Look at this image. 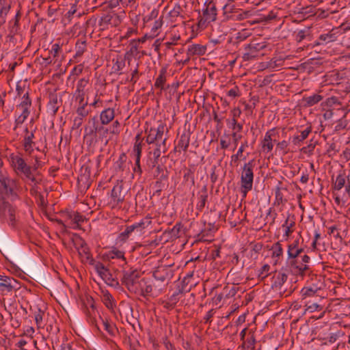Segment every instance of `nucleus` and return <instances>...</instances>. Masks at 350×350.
I'll return each instance as SVG.
<instances>
[{
  "mask_svg": "<svg viewBox=\"0 0 350 350\" xmlns=\"http://www.w3.org/2000/svg\"><path fill=\"white\" fill-rule=\"evenodd\" d=\"M98 117L94 116L89 118L84 127L83 140L88 147H95L98 142Z\"/></svg>",
  "mask_w": 350,
  "mask_h": 350,
  "instance_id": "1",
  "label": "nucleus"
},
{
  "mask_svg": "<svg viewBox=\"0 0 350 350\" xmlns=\"http://www.w3.org/2000/svg\"><path fill=\"white\" fill-rule=\"evenodd\" d=\"M205 8L202 9V14L199 12L198 26L200 29H204L208 24L215 21L217 16V9L213 1L206 2Z\"/></svg>",
  "mask_w": 350,
  "mask_h": 350,
  "instance_id": "2",
  "label": "nucleus"
},
{
  "mask_svg": "<svg viewBox=\"0 0 350 350\" xmlns=\"http://www.w3.org/2000/svg\"><path fill=\"white\" fill-rule=\"evenodd\" d=\"M15 213L16 208L4 197H0V217L7 219L8 225L12 228H17L18 224Z\"/></svg>",
  "mask_w": 350,
  "mask_h": 350,
  "instance_id": "3",
  "label": "nucleus"
},
{
  "mask_svg": "<svg viewBox=\"0 0 350 350\" xmlns=\"http://www.w3.org/2000/svg\"><path fill=\"white\" fill-rule=\"evenodd\" d=\"M12 163L18 174H23L27 178L35 184L38 183V181L31 173V167L25 163L22 157L19 156L13 157Z\"/></svg>",
  "mask_w": 350,
  "mask_h": 350,
  "instance_id": "4",
  "label": "nucleus"
},
{
  "mask_svg": "<svg viewBox=\"0 0 350 350\" xmlns=\"http://www.w3.org/2000/svg\"><path fill=\"white\" fill-rule=\"evenodd\" d=\"M254 161L252 159L245 163L241 176V188L252 190L253 185Z\"/></svg>",
  "mask_w": 350,
  "mask_h": 350,
  "instance_id": "5",
  "label": "nucleus"
},
{
  "mask_svg": "<svg viewBox=\"0 0 350 350\" xmlns=\"http://www.w3.org/2000/svg\"><path fill=\"white\" fill-rule=\"evenodd\" d=\"M345 188L342 198L347 200L350 198V174L346 175L345 172L339 174L333 184L335 191H340Z\"/></svg>",
  "mask_w": 350,
  "mask_h": 350,
  "instance_id": "6",
  "label": "nucleus"
},
{
  "mask_svg": "<svg viewBox=\"0 0 350 350\" xmlns=\"http://www.w3.org/2000/svg\"><path fill=\"white\" fill-rule=\"evenodd\" d=\"M267 47L266 42H257L256 40L252 41L250 44L245 46V53L243 55V61H250L257 57L258 53Z\"/></svg>",
  "mask_w": 350,
  "mask_h": 350,
  "instance_id": "7",
  "label": "nucleus"
},
{
  "mask_svg": "<svg viewBox=\"0 0 350 350\" xmlns=\"http://www.w3.org/2000/svg\"><path fill=\"white\" fill-rule=\"evenodd\" d=\"M21 18V10H18L14 18L9 21V33L8 35V38L9 39V41L12 43H15L16 41V36L19 35V21Z\"/></svg>",
  "mask_w": 350,
  "mask_h": 350,
  "instance_id": "8",
  "label": "nucleus"
},
{
  "mask_svg": "<svg viewBox=\"0 0 350 350\" xmlns=\"http://www.w3.org/2000/svg\"><path fill=\"white\" fill-rule=\"evenodd\" d=\"M0 193L7 196H12L16 195L14 188L16 187V182L8 176H0Z\"/></svg>",
  "mask_w": 350,
  "mask_h": 350,
  "instance_id": "9",
  "label": "nucleus"
},
{
  "mask_svg": "<svg viewBox=\"0 0 350 350\" xmlns=\"http://www.w3.org/2000/svg\"><path fill=\"white\" fill-rule=\"evenodd\" d=\"M151 224V217H145L139 222L131 225L132 238H137L144 233V229Z\"/></svg>",
  "mask_w": 350,
  "mask_h": 350,
  "instance_id": "10",
  "label": "nucleus"
},
{
  "mask_svg": "<svg viewBox=\"0 0 350 350\" xmlns=\"http://www.w3.org/2000/svg\"><path fill=\"white\" fill-rule=\"evenodd\" d=\"M94 267L96 273L107 284L113 285V279L109 269L98 262L94 264Z\"/></svg>",
  "mask_w": 350,
  "mask_h": 350,
  "instance_id": "11",
  "label": "nucleus"
},
{
  "mask_svg": "<svg viewBox=\"0 0 350 350\" xmlns=\"http://www.w3.org/2000/svg\"><path fill=\"white\" fill-rule=\"evenodd\" d=\"M62 98H59L56 93L50 92L47 104L48 112L51 113L52 116H55L62 105Z\"/></svg>",
  "mask_w": 350,
  "mask_h": 350,
  "instance_id": "12",
  "label": "nucleus"
},
{
  "mask_svg": "<svg viewBox=\"0 0 350 350\" xmlns=\"http://www.w3.org/2000/svg\"><path fill=\"white\" fill-rule=\"evenodd\" d=\"M123 184L122 182L117 183L113 187L111 193V202L118 205L124 200V193L122 191Z\"/></svg>",
  "mask_w": 350,
  "mask_h": 350,
  "instance_id": "13",
  "label": "nucleus"
},
{
  "mask_svg": "<svg viewBox=\"0 0 350 350\" xmlns=\"http://www.w3.org/2000/svg\"><path fill=\"white\" fill-rule=\"evenodd\" d=\"M207 223V226L202 230L198 234L200 238L196 241H214V239H208L213 236V233L216 232L217 228L215 226V223L211 221H205L204 224Z\"/></svg>",
  "mask_w": 350,
  "mask_h": 350,
  "instance_id": "14",
  "label": "nucleus"
},
{
  "mask_svg": "<svg viewBox=\"0 0 350 350\" xmlns=\"http://www.w3.org/2000/svg\"><path fill=\"white\" fill-rule=\"evenodd\" d=\"M277 133L275 129H271L269 130L265 135V137L262 142V148L263 150L267 149V152H270L273 150V145L272 142H275V139H273L275 137Z\"/></svg>",
  "mask_w": 350,
  "mask_h": 350,
  "instance_id": "15",
  "label": "nucleus"
},
{
  "mask_svg": "<svg viewBox=\"0 0 350 350\" xmlns=\"http://www.w3.org/2000/svg\"><path fill=\"white\" fill-rule=\"evenodd\" d=\"M88 83V80L84 78L81 79L77 83V90L74 94L75 100H78L79 103H83L85 98V88Z\"/></svg>",
  "mask_w": 350,
  "mask_h": 350,
  "instance_id": "16",
  "label": "nucleus"
},
{
  "mask_svg": "<svg viewBox=\"0 0 350 350\" xmlns=\"http://www.w3.org/2000/svg\"><path fill=\"white\" fill-rule=\"evenodd\" d=\"M166 140L167 138L165 137L162 142L160 144L157 143L156 148L152 151H150L148 155L159 161L161 153H165L167 152Z\"/></svg>",
  "mask_w": 350,
  "mask_h": 350,
  "instance_id": "17",
  "label": "nucleus"
},
{
  "mask_svg": "<svg viewBox=\"0 0 350 350\" xmlns=\"http://www.w3.org/2000/svg\"><path fill=\"white\" fill-rule=\"evenodd\" d=\"M115 117V111L113 108H107L101 111L100 114V124L107 125L111 122Z\"/></svg>",
  "mask_w": 350,
  "mask_h": 350,
  "instance_id": "18",
  "label": "nucleus"
},
{
  "mask_svg": "<svg viewBox=\"0 0 350 350\" xmlns=\"http://www.w3.org/2000/svg\"><path fill=\"white\" fill-rule=\"evenodd\" d=\"M98 135L99 143L103 144L105 146L107 145L109 139L107 137L110 131L105 125L100 124L98 120Z\"/></svg>",
  "mask_w": 350,
  "mask_h": 350,
  "instance_id": "19",
  "label": "nucleus"
},
{
  "mask_svg": "<svg viewBox=\"0 0 350 350\" xmlns=\"http://www.w3.org/2000/svg\"><path fill=\"white\" fill-rule=\"evenodd\" d=\"M206 51V46L204 45L194 44L189 46L187 55L188 56L193 55H203L205 54Z\"/></svg>",
  "mask_w": 350,
  "mask_h": 350,
  "instance_id": "20",
  "label": "nucleus"
},
{
  "mask_svg": "<svg viewBox=\"0 0 350 350\" xmlns=\"http://www.w3.org/2000/svg\"><path fill=\"white\" fill-rule=\"evenodd\" d=\"M124 282L130 291H137L139 281L137 280V274L133 273L126 275L124 278Z\"/></svg>",
  "mask_w": 350,
  "mask_h": 350,
  "instance_id": "21",
  "label": "nucleus"
},
{
  "mask_svg": "<svg viewBox=\"0 0 350 350\" xmlns=\"http://www.w3.org/2000/svg\"><path fill=\"white\" fill-rule=\"evenodd\" d=\"M25 132L26 133V135L24 137L23 140V146L25 150L31 154L33 150L32 145L34 144L33 142V138L34 137L33 133H29L27 128L25 129Z\"/></svg>",
  "mask_w": 350,
  "mask_h": 350,
  "instance_id": "22",
  "label": "nucleus"
},
{
  "mask_svg": "<svg viewBox=\"0 0 350 350\" xmlns=\"http://www.w3.org/2000/svg\"><path fill=\"white\" fill-rule=\"evenodd\" d=\"M190 132H184L180 136L178 141L177 146L175 147L174 150H176L177 148H180L184 152L187 150L190 142Z\"/></svg>",
  "mask_w": 350,
  "mask_h": 350,
  "instance_id": "23",
  "label": "nucleus"
},
{
  "mask_svg": "<svg viewBox=\"0 0 350 350\" xmlns=\"http://www.w3.org/2000/svg\"><path fill=\"white\" fill-rule=\"evenodd\" d=\"M74 243L79 255L87 260L90 258V250L85 242H74Z\"/></svg>",
  "mask_w": 350,
  "mask_h": 350,
  "instance_id": "24",
  "label": "nucleus"
},
{
  "mask_svg": "<svg viewBox=\"0 0 350 350\" xmlns=\"http://www.w3.org/2000/svg\"><path fill=\"white\" fill-rule=\"evenodd\" d=\"M311 126H308L301 132L300 135H295L292 137L291 142L295 146H299L301 142L306 139L308 135L311 133Z\"/></svg>",
  "mask_w": 350,
  "mask_h": 350,
  "instance_id": "25",
  "label": "nucleus"
},
{
  "mask_svg": "<svg viewBox=\"0 0 350 350\" xmlns=\"http://www.w3.org/2000/svg\"><path fill=\"white\" fill-rule=\"evenodd\" d=\"M337 34L334 32V30H332L331 31L328 32L327 33L321 34L319 38V41L317 42L316 44H327L332 42H334L337 39Z\"/></svg>",
  "mask_w": 350,
  "mask_h": 350,
  "instance_id": "26",
  "label": "nucleus"
},
{
  "mask_svg": "<svg viewBox=\"0 0 350 350\" xmlns=\"http://www.w3.org/2000/svg\"><path fill=\"white\" fill-rule=\"evenodd\" d=\"M301 258L304 263L298 264L297 260H292L291 261V266L295 269L294 271L296 273H301L307 268L306 265L305 263L308 262L309 257L307 256L306 255H304Z\"/></svg>",
  "mask_w": 350,
  "mask_h": 350,
  "instance_id": "27",
  "label": "nucleus"
},
{
  "mask_svg": "<svg viewBox=\"0 0 350 350\" xmlns=\"http://www.w3.org/2000/svg\"><path fill=\"white\" fill-rule=\"evenodd\" d=\"M14 283H16L14 279L8 276L0 275V287L3 290L12 291L14 287Z\"/></svg>",
  "mask_w": 350,
  "mask_h": 350,
  "instance_id": "28",
  "label": "nucleus"
},
{
  "mask_svg": "<svg viewBox=\"0 0 350 350\" xmlns=\"http://www.w3.org/2000/svg\"><path fill=\"white\" fill-rule=\"evenodd\" d=\"M182 12V7L179 4L176 3L173 8V9L170 10L168 13L171 22H177L178 18L183 19L185 17L181 14Z\"/></svg>",
  "mask_w": 350,
  "mask_h": 350,
  "instance_id": "29",
  "label": "nucleus"
},
{
  "mask_svg": "<svg viewBox=\"0 0 350 350\" xmlns=\"http://www.w3.org/2000/svg\"><path fill=\"white\" fill-rule=\"evenodd\" d=\"M208 192L206 186H204L200 192L199 202L197 204V209L202 211L207 202Z\"/></svg>",
  "mask_w": 350,
  "mask_h": 350,
  "instance_id": "30",
  "label": "nucleus"
},
{
  "mask_svg": "<svg viewBox=\"0 0 350 350\" xmlns=\"http://www.w3.org/2000/svg\"><path fill=\"white\" fill-rule=\"evenodd\" d=\"M155 167L156 170L154 176L160 181L166 180L168 178V172L166 167L161 165H158Z\"/></svg>",
  "mask_w": 350,
  "mask_h": 350,
  "instance_id": "31",
  "label": "nucleus"
},
{
  "mask_svg": "<svg viewBox=\"0 0 350 350\" xmlns=\"http://www.w3.org/2000/svg\"><path fill=\"white\" fill-rule=\"evenodd\" d=\"M298 242H293L288 246V255L291 258L298 257V255L302 252V248L299 247Z\"/></svg>",
  "mask_w": 350,
  "mask_h": 350,
  "instance_id": "32",
  "label": "nucleus"
},
{
  "mask_svg": "<svg viewBox=\"0 0 350 350\" xmlns=\"http://www.w3.org/2000/svg\"><path fill=\"white\" fill-rule=\"evenodd\" d=\"M322 99L323 96L321 95L315 94L308 97H304L303 100L305 102L306 106L312 107L319 103Z\"/></svg>",
  "mask_w": 350,
  "mask_h": 350,
  "instance_id": "33",
  "label": "nucleus"
},
{
  "mask_svg": "<svg viewBox=\"0 0 350 350\" xmlns=\"http://www.w3.org/2000/svg\"><path fill=\"white\" fill-rule=\"evenodd\" d=\"M247 146V142H245V143L241 144V146L239 148L237 154L231 156V161H230L231 165L234 164L236 166L238 165V161H239V159L241 157L245 148Z\"/></svg>",
  "mask_w": 350,
  "mask_h": 350,
  "instance_id": "34",
  "label": "nucleus"
},
{
  "mask_svg": "<svg viewBox=\"0 0 350 350\" xmlns=\"http://www.w3.org/2000/svg\"><path fill=\"white\" fill-rule=\"evenodd\" d=\"M126 161V155L124 152L120 154L118 161L115 163V170L116 172H123L125 168Z\"/></svg>",
  "mask_w": 350,
  "mask_h": 350,
  "instance_id": "35",
  "label": "nucleus"
},
{
  "mask_svg": "<svg viewBox=\"0 0 350 350\" xmlns=\"http://www.w3.org/2000/svg\"><path fill=\"white\" fill-rule=\"evenodd\" d=\"M166 70L165 68H162L160 70V73L157 78L156 79L154 86L156 88H160L161 90L163 89V85L165 83L166 81V77H165Z\"/></svg>",
  "mask_w": 350,
  "mask_h": 350,
  "instance_id": "36",
  "label": "nucleus"
},
{
  "mask_svg": "<svg viewBox=\"0 0 350 350\" xmlns=\"http://www.w3.org/2000/svg\"><path fill=\"white\" fill-rule=\"evenodd\" d=\"M152 290L151 284H147L144 280H141L139 282V288L137 291H141L143 295H149Z\"/></svg>",
  "mask_w": 350,
  "mask_h": 350,
  "instance_id": "37",
  "label": "nucleus"
},
{
  "mask_svg": "<svg viewBox=\"0 0 350 350\" xmlns=\"http://www.w3.org/2000/svg\"><path fill=\"white\" fill-rule=\"evenodd\" d=\"M75 57H79L83 55L84 52L86 51V42L85 41H78L75 44Z\"/></svg>",
  "mask_w": 350,
  "mask_h": 350,
  "instance_id": "38",
  "label": "nucleus"
},
{
  "mask_svg": "<svg viewBox=\"0 0 350 350\" xmlns=\"http://www.w3.org/2000/svg\"><path fill=\"white\" fill-rule=\"evenodd\" d=\"M248 13L247 12H241L238 9L235 10V12H233L230 15H227V19H232L233 21H241L246 18Z\"/></svg>",
  "mask_w": 350,
  "mask_h": 350,
  "instance_id": "39",
  "label": "nucleus"
},
{
  "mask_svg": "<svg viewBox=\"0 0 350 350\" xmlns=\"http://www.w3.org/2000/svg\"><path fill=\"white\" fill-rule=\"evenodd\" d=\"M183 179L185 183L190 182L192 186L195 185L194 171L191 169H186L184 171Z\"/></svg>",
  "mask_w": 350,
  "mask_h": 350,
  "instance_id": "40",
  "label": "nucleus"
},
{
  "mask_svg": "<svg viewBox=\"0 0 350 350\" xmlns=\"http://www.w3.org/2000/svg\"><path fill=\"white\" fill-rule=\"evenodd\" d=\"M79 106L77 109V113L79 116V118H81L83 119L89 114V111L85 108L88 105V101L79 103Z\"/></svg>",
  "mask_w": 350,
  "mask_h": 350,
  "instance_id": "41",
  "label": "nucleus"
},
{
  "mask_svg": "<svg viewBox=\"0 0 350 350\" xmlns=\"http://www.w3.org/2000/svg\"><path fill=\"white\" fill-rule=\"evenodd\" d=\"M295 217L294 215L288 214L284 223L282 224V228H290L295 229Z\"/></svg>",
  "mask_w": 350,
  "mask_h": 350,
  "instance_id": "42",
  "label": "nucleus"
},
{
  "mask_svg": "<svg viewBox=\"0 0 350 350\" xmlns=\"http://www.w3.org/2000/svg\"><path fill=\"white\" fill-rule=\"evenodd\" d=\"M165 126L163 124H161L158 126L157 128H154V133L157 137V141L158 144H160L159 142H162L163 140V133L165 130Z\"/></svg>",
  "mask_w": 350,
  "mask_h": 350,
  "instance_id": "43",
  "label": "nucleus"
},
{
  "mask_svg": "<svg viewBox=\"0 0 350 350\" xmlns=\"http://www.w3.org/2000/svg\"><path fill=\"white\" fill-rule=\"evenodd\" d=\"M233 0H228V2L223 7L224 14L227 18V15H230L237 9L232 5Z\"/></svg>",
  "mask_w": 350,
  "mask_h": 350,
  "instance_id": "44",
  "label": "nucleus"
},
{
  "mask_svg": "<svg viewBox=\"0 0 350 350\" xmlns=\"http://www.w3.org/2000/svg\"><path fill=\"white\" fill-rule=\"evenodd\" d=\"M11 6L0 8V27H1L6 21V16L8 15Z\"/></svg>",
  "mask_w": 350,
  "mask_h": 350,
  "instance_id": "45",
  "label": "nucleus"
},
{
  "mask_svg": "<svg viewBox=\"0 0 350 350\" xmlns=\"http://www.w3.org/2000/svg\"><path fill=\"white\" fill-rule=\"evenodd\" d=\"M309 31H310L308 29L299 30L295 35V40L297 42H301L302 40L310 36Z\"/></svg>",
  "mask_w": 350,
  "mask_h": 350,
  "instance_id": "46",
  "label": "nucleus"
},
{
  "mask_svg": "<svg viewBox=\"0 0 350 350\" xmlns=\"http://www.w3.org/2000/svg\"><path fill=\"white\" fill-rule=\"evenodd\" d=\"M135 157V166L133 167L134 173L137 175L139 177H141L142 174V169L140 164V159L141 156H134Z\"/></svg>",
  "mask_w": 350,
  "mask_h": 350,
  "instance_id": "47",
  "label": "nucleus"
},
{
  "mask_svg": "<svg viewBox=\"0 0 350 350\" xmlns=\"http://www.w3.org/2000/svg\"><path fill=\"white\" fill-rule=\"evenodd\" d=\"M84 217L78 212H74V216L71 225H75V227L79 228L81 222L84 221Z\"/></svg>",
  "mask_w": 350,
  "mask_h": 350,
  "instance_id": "48",
  "label": "nucleus"
},
{
  "mask_svg": "<svg viewBox=\"0 0 350 350\" xmlns=\"http://www.w3.org/2000/svg\"><path fill=\"white\" fill-rule=\"evenodd\" d=\"M113 61L114 62V64L112 68L115 72H118L125 66V62L121 58H117L116 61L114 59Z\"/></svg>",
  "mask_w": 350,
  "mask_h": 350,
  "instance_id": "49",
  "label": "nucleus"
},
{
  "mask_svg": "<svg viewBox=\"0 0 350 350\" xmlns=\"http://www.w3.org/2000/svg\"><path fill=\"white\" fill-rule=\"evenodd\" d=\"M271 254L273 257L278 258L282 254V248L279 242H275L271 248Z\"/></svg>",
  "mask_w": 350,
  "mask_h": 350,
  "instance_id": "50",
  "label": "nucleus"
},
{
  "mask_svg": "<svg viewBox=\"0 0 350 350\" xmlns=\"http://www.w3.org/2000/svg\"><path fill=\"white\" fill-rule=\"evenodd\" d=\"M129 46L130 49L128 51V52H129L130 54L137 55L139 53L138 51L139 44L135 41V39L131 40Z\"/></svg>",
  "mask_w": 350,
  "mask_h": 350,
  "instance_id": "51",
  "label": "nucleus"
},
{
  "mask_svg": "<svg viewBox=\"0 0 350 350\" xmlns=\"http://www.w3.org/2000/svg\"><path fill=\"white\" fill-rule=\"evenodd\" d=\"M146 142L148 144H157V137L154 133V128H150V129L148 131V134L146 137Z\"/></svg>",
  "mask_w": 350,
  "mask_h": 350,
  "instance_id": "52",
  "label": "nucleus"
},
{
  "mask_svg": "<svg viewBox=\"0 0 350 350\" xmlns=\"http://www.w3.org/2000/svg\"><path fill=\"white\" fill-rule=\"evenodd\" d=\"M31 105V101L29 96V92H26L23 96V101L19 104L18 107L23 108H29Z\"/></svg>",
  "mask_w": 350,
  "mask_h": 350,
  "instance_id": "53",
  "label": "nucleus"
},
{
  "mask_svg": "<svg viewBox=\"0 0 350 350\" xmlns=\"http://www.w3.org/2000/svg\"><path fill=\"white\" fill-rule=\"evenodd\" d=\"M103 301L107 308L109 309L113 308V303L112 301L111 295L109 293H106L103 295Z\"/></svg>",
  "mask_w": 350,
  "mask_h": 350,
  "instance_id": "54",
  "label": "nucleus"
},
{
  "mask_svg": "<svg viewBox=\"0 0 350 350\" xmlns=\"http://www.w3.org/2000/svg\"><path fill=\"white\" fill-rule=\"evenodd\" d=\"M131 226H127L125 230L120 234V241H125L129 238H132V234L130 231Z\"/></svg>",
  "mask_w": 350,
  "mask_h": 350,
  "instance_id": "55",
  "label": "nucleus"
},
{
  "mask_svg": "<svg viewBox=\"0 0 350 350\" xmlns=\"http://www.w3.org/2000/svg\"><path fill=\"white\" fill-rule=\"evenodd\" d=\"M312 140L310 141V143L308 146H304L301 149V151L303 153L308 154V155H311L312 154L313 150L316 146V142L312 143Z\"/></svg>",
  "mask_w": 350,
  "mask_h": 350,
  "instance_id": "56",
  "label": "nucleus"
},
{
  "mask_svg": "<svg viewBox=\"0 0 350 350\" xmlns=\"http://www.w3.org/2000/svg\"><path fill=\"white\" fill-rule=\"evenodd\" d=\"M43 314V311L41 310H38L34 314L35 321L38 327H40L42 325Z\"/></svg>",
  "mask_w": 350,
  "mask_h": 350,
  "instance_id": "57",
  "label": "nucleus"
},
{
  "mask_svg": "<svg viewBox=\"0 0 350 350\" xmlns=\"http://www.w3.org/2000/svg\"><path fill=\"white\" fill-rule=\"evenodd\" d=\"M120 124L118 120H116L113 122L111 127L109 129L110 133L113 135H119L120 133Z\"/></svg>",
  "mask_w": 350,
  "mask_h": 350,
  "instance_id": "58",
  "label": "nucleus"
},
{
  "mask_svg": "<svg viewBox=\"0 0 350 350\" xmlns=\"http://www.w3.org/2000/svg\"><path fill=\"white\" fill-rule=\"evenodd\" d=\"M159 165V161L148 155L146 165L149 170H152Z\"/></svg>",
  "mask_w": 350,
  "mask_h": 350,
  "instance_id": "59",
  "label": "nucleus"
},
{
  "mask_svg": "<svg viewBox=\"0 0 350 350\" xmlns=\"http://www.w3.org/2000/svg\"><path fill=\"white\" fill-rule=\"evenodd\" d=\"M62 215L64 220H67L68 226H70L74 216V211H66L62 212Z\"/></svg>",
  "mask_w": 350,
  "mask_h": 350,
  "instance_id": "60",
  "label": "nucleus"
},
{
  "mask_svg": "<svg viewBox=\"0 0 350 350\" xmlns=\"http://www.w3.org/2000/svg\"><path fill=\"white\" fill-rule=\"evenodd\" d=\"M180 224L175 225L173 228L167 232V234H171V239H176L179 237L178 232L180 230Z\"/></svg>",
  "mask_w": 350,
  "mask_h": 350,
  "instance_id": "61",
  "label": "nucleus"
},
{
  "mask_svg": "<svg viewBox=\"0 0 350 350\" xmlns=\"http://www.w3.org/2000/svg\"><path fill=\"white\" fill-rule=\"evenodd\" d=\"M139 66V64L137 62L136 64V68H134L131 73V78L130 79V81L133 84H135L137 82V80L138 79Z\"/></svg>",
  "mask_w": 350,
  "mask_h": 350,
  "instance_id": "62",
  "label": "nucleus"
},
{
  "mask_svg": "<svg viewBox=\"0 0 350 350\" xmlns=\"http://www.w3.org/2000/svg\"><path fill=\"white\" fill-rule=\"evenodd\" d=\"M142 143L137 142L134 144L133 152L134 156H142Z\"/></svg>",
  "mask_w": 350,
  "mask_h": 350,
  "instance_id": "63",
  "label": "nucleus"
},
{
  "mask_svg": "<svg viewBox=\"0 0 350 350\" xmlns=\"http://www.w3.org/2000/svg\"><path fill=\"white\" fill-rule=\"evenodd\" d=\"M123 256V253L116 250L109 251L108 254V257L111 258H122Z\"/></svg>",
  "mask_w": 350,
  "mask_h": 350,
  "instance_id": "64",
  "label": "nucleus"
}]
</instances>
